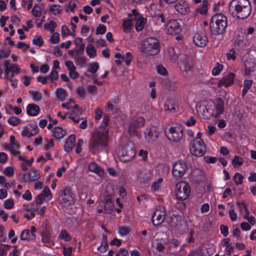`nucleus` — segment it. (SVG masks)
Masks as SVG:
<instances>
[{"instance_id": "nucleus-41", "label": "nucleus", "mask_w": 256, "mask_h": 256, "mask_svg": "<svg viewBox=\"0 0 256 256\" xmlns=\"http://www.w3.org/2000/svg\"><path fill=\"white\" fill-rule=\"evenodd\" d=\"M49 11L52 14L58 16L61 14L62 9L60 5L52 4L49 6Z\"/></svg>"}, {"instance_id": "nucleus-17", "label": "nucleus", "mask_w": 256, "mask_h": 256, "mask_svg": "<svg viewBox=\"0 0 256 256\" xmlns=\"http://www.w3.org/2000/svg\"><path fill=\"white\" fill-rule=\"evenodd\" d=\"M188 169L186 163L182 160L174 162L172 166V173L176 176H183Z\"/></svg>"}, {"instance_id": "nucleus-48", "label": "nucleus", "mask_w": 256, "mask_h": 256, "mask_svg": "<svg viewBox=\"0 0 256 256\" xmlns=\"http://www.w3.org/2000/svg\"><path fill=\"white\" fill-rule=\"evenodd\" d=\"M32 96L33 100L35 102H38L42 100L43 96L40 92L36 90H30L29 92Z\"/></svg>"}, {"instance_id": "nucleus-20", "label": "nucleus", "mask_w": 256, "mask_h": 256, "mask_svg": "<svg viewBox=\"0 0 256 256\" xmlns=\"http://www.w3.org/2000/svg\"><path fill=\"white\" fill-rule=\"evenodd\" d=\"M37 229L32 226L30 230H24L20 235V238L22 240L34 241L36 240Z\"/></svg>"}, {"instance_id": "nucleus-25", "label": "nucleus", "mask_w": 256, "mask_h": 256, "mask_svg": "<svg viewBox=\"0 0 256 256\" xmlns=\"http://www.w3.org/2000/svg\"><path fill=\"white\" fill-rule=\"evenodd\" d=\"M190 153L192 155L197 157L203 156L206 152V148L204 145L198 146H190Z\"/></svg>"}, {"instance_id": "nucleus-45", "label": "nucleus", "mask_w": 256, "mask_h": 256, "mask_svg": "<svg viewBox=\"0 0 256 256\" xmlns=\"http://www.w3.org/2000/svg\"><path fill=\"white\" fill-rule=\"evenodd\" d=\"M86 52L90 58H94L96 56V50L94 46L88 44L86 48Z\"/></svg>"}, {"instance_id": "nucleus-46", "label": "nucleus", "mask_w": 256, "mask_h": 256, "mask_svg": "<svg viewBox=\"0 0 256 256\" xmlns=\"http://www.w3.org/2000/svg\"><path fill=\"white\" fill-rule=\"evenodd\" d=\"M244 162L243 158L240 156H235L232 159V164L234 168H238Z\"/></svg>"}, {"instance_id": "nucleus-19", "label": "nucleus", "mask_w": 256, "mask_h": 256, "mask_svg": "<svg viewBox=\"0 0 256 256\" xmlns=\"http://www.w3.org/2000/svg\"><path fill=\"white\" fill-rule=\"evenodd\" d=\"M20 71V68L17 64H10L9 62H6L4 64L6 77L9 76L10 74V77H14L15 75L19 74Z\"/></svg>"}, {"instance_id": "nucleus-1", "label": "nucleus", "mask_w": 256, "mask_h": 256, "mask_svg": "<svg viewBox=\"0 0 256 256\" xmlns=\"http://www.w3.org/2000/svg\"><path fill=\"white\" fill-rule=\"evenodd\" d=\"M224 102L220 98L208 102L205 108L199 107L197 110V111L206 118L210 117L218 118L224 113Z\"/></svg>"}, {"instance_id": "nucleus-60", "label": "nucleus", "mask_w": 256, "mask_h": 256, "mask_svg": "<svg viewBox=\"0 0 256 256\" xmlns=\"http://www.w3.org/2000/svg\"><path fill=\"white\" fill-rule=\"evenodd\" d=\"M156 70L157 72L162 76H167L168 74V72L166 68L162 65L160 64L156 66Z\"/></svg>"}, {"instance_id": "nucleus-62", "label": "nucleus", "mask_w": 256, "mask_h": 256, "mask_svg": "<svg viewBox=\"0 0 256 256\" xmlns=\"http://www.w3.org/2000/svg\"><path fill=\"white\" fill-rule=\"evenodd\" d=\"M59 238L66 242L70 241L71 240V237L66 230H62L60 232Z\"/></svg>"}, {"instance_id": "nucleus-56", "label": "nucleus", "mask_w": 256, "mask_h": 256, "mask_svg": "<svg viewBox=\"0 0 256 256\" xmlns=\"http://www.w3.org/2000/svg\"><path fill=\"white\" fill-rule=\"evenodd\" d=\"M7 121L12 126H18L21 122L20 119L16 116H12L8 118Z\"/></svg>"}, {"instance_id": "nucleus-36", "label": "nucleus", "mask_w": 256, "mask_h": 256, "mask_svg": "<svg viewBox=\"0 0 256 256\" xmlns=\"http://www.w3.org/2000/svg\"><path fill=\"white\" fill-rule=\"evenodd\" d=\"M132 28V21L130 19H124L122 24V29L124 32L128 33Z\"/></svg>"}, {"instance_id": "nucleus-14", "label": "nucleus", "mask_w": 256, "mask_h": 256, "mask_svg": "<svg viewBox=\"0 0 256 256\" xmlns=\"http://www.w3.org/2000/svg\"><path fill=\"white\" fill-rule=\"evenodd\" d=\"M244 72L246 76H251L256 70V58L253 56H249L244 62Z\"/></svg>"}, {"instance_id": "nucleus-32", "label": "nucleus", "mask_w": 256, "mask_h": 256, "mask_svg": "<svg viewBox=\"0 0 256 256\" xmlns=\"http://www.w3.org/2000/svg\"><path fill=\"white\" fill-rule=\"evenodd\" d=\"M136 174L138 178L140 179V180L142 181L147 180L150 176V172L144 168L138 170Z\"/></svg>"}, {"instance_id": "nucleus-52", "label": "nucleus", "mask_w": 256, "mask_h": 256, "mask_svg": "<svg viewBox=\"0 0 256 256\" xmlns=\"http://www.w3.org/2000/svg\"><path fill=\"white\" fill-rule=\"evenodd\" d=\"M117 230L118 233L122 237H124L128 235L130 232L128 228L122 226H119Z\"/></svg>"}, {"instance_id": "nucleus-18", "label": "nucleus", "mask_w": 256, "mask_h": 256, "mask_svg": "<svg viewBox=\"0 0 256 256\" xmlns=\"http://www.w3.org/2000/svg\"><path fill=\"white\" fill-rule=\"evenodd\" d=\"M38 132V128L36 124L32 123L25 126L22 132V137H30L36 134Z\"/></svg>"}, {"instance_id": "nucleus-54", "label": "nucleus", "mask_w": 256, "mask_h": 256, "mask_svg": "<svg viewBox=\"0 0 256 256\" xmlns=\"http://www.w3.org/2000/svg\"><path fill=\"white\" fill-rule=\"evenodd\" d=\"M54 146V141L52 138H46L44 149L46 150H50Z\"/></svg>"}, {"instance_id": "nucleus-23", "label": "nucleus", "mask_w": 256, "mask_h": 256, "mask_svg": "<svg viewBox=\"0 0 256 256\" xmlns=\"http://www.w3.org/2000/svg\"><path fill=\"white\" fill-rule=\"evenodd\" d=\"M88 168L90 172L100 176L106 174L104 168L94 162H92L88 164Z\"/></svg>"}, {"instance_id": "nucleus-24", "label": "nucleus", "mask_w": 256, "mask_h": 256, "mask_svg": "<svg viewBox=\"0 0 256 256\" xmlns=\"http://www.w3.org/2000/svg\"><path fill=\"white\" fill-rule=\"evenodd\" d=\"M193 42L196 46L203 47L206 44L207 38L204 34L198 33L194 36Z\"/></svg>"}, {"instance_id": "nucleus-5", "label": "nucleus", "mask_w": 256, "mask_h": 256, "mask_svg": "<svg viewBox=\"0 0 256 256\" xmlns=\"http://www.w3.org/2000/svg\"><path fill=\"white\" fill-rule=\"evenodd\" d=\"M140 51L144 54L150 56L158 54L160 52L158 40L153 37L146 38L141 46Z\"/></svg>"}, {"instance_id": "nucleus-11", "label": "nucleus", "mask_w": 256, "mask_h": 256, "mask_svg": "<svg viewBox=\"0 0 256 256\" xmlns=\"http://www.w3.org/2000/svg\"><path fill=\"white\" fill-rule=\"evenodd\" d=\"M160 132V128L158 127L154 126H150L145 131V138L148 142L154 143L158 140Z\"/></svg>"}, {"instance_id": "nucleus-15", "label": "nucleus", "mask_w": 256, "mask_h": 256, "mask_svg": "<svg viewBox=\"0 0 256 256\" xmlns=\"http://www.w3.org/2000/svg\"><path fill=\"white\" fill-rule=\"evenodd\" d=\"M236 78L235 74L232 72H228L224 76L217 82V85L218 88L224 86L228 88L232 86Z\"/></svg>"}, {"instance_id": "nucleus-47", "label": "nucleus", "mask_w": 256, "mask_h": 256, "mask_svg": "<svg viewBox=\"0 0 256 256\" xmlns=\"http://www.w3.org/2000/svg\"><path fill=\"white\" fill-rule=\"evenodd\" d=\"M106 238V236H103L101 244L98 248V250L101 252H105L108 250V245L107 244Z\"/></svg>"}, {"instance_id": "nucleus-33", "label": "nucleus", "mask_w": 256, "mask_h": 256, "mask_svg": "<svg viewBox=\"0 0 256 256\" xmlns=\"http://www.w3.org/2000/svg\"><path fill=\"white\" fill-rule=\"evenodd\" d=\"M202 134L198 132L190 140V146H198L204 145V142L202 138Z\"/></svg>"}, {"instance_id": "nucleus-9", "label": "nucleus", "mask_w": 256, "mask_h": 256, "mask_svg": "<svg viewBox=\"0 0 256 256\" xmlns=\"http://www.w3.org/2000/svg\"><path fill=\"white\" fill-rule=\"evenodd\" d=\"M168 131L167 138L172 144H176L182 140L183 133L180 126H171L170 128Z\"/></svg>"}, {"instance_id": "nucleus-57", "label": "nucleus", "mask_w": 256, "mask_h": 256, "mask_svg": "<svg viewBox=\"0 0 256 256\" xmlns=\"http://www.w3.org/2000/svg\"><path fill=\"white\" fill-rule=\"evenodd\" d=\"M61 34L62 36L64 38L68 36H74V34L70 32V29L66 25L62 26Z\"/></svg>"}, {"instance_id": "nucleus-43", "label": "nucleus", "mask_w": 256, "mask_h": 256, "mask_svg": "<svg viewBox=\"0 0 256 256\" xmlns=\"http://www.w3.org/2000/svg\"><path fill=\"white\" fill-rule=\"evenodd\" d=\"M56 26V23L53 20H50V22L45 23L44 25V29L50 32H53Z\"/></svg>"}, {"instance_id": "nucleus-51", "label": "nucleus", "mask_w": 256, "mask_h": 256, "mask_svg": "<svg viewBox=\"0 0 256 256\" xmlns=\"http://www.w3.org/2000/svg\"><path fill=\"white\" fill-rule=\"evenodd\" d=\"M32 42L34 44L38 46L39 47L42 46L44 44V41L42 37L38 34H36L34 36Z\"/></svg>"}, {"instance_id": "nucleus-38", "label": "nucleus", "mask_w": 256, "mask_h": 256, "mask_svg": "<svg viewBox=\"0 0 256 256\" xmlns=\"http://www.w3.org/2000/svg\"><path fill=\"white\" fill-rule=\"evenodd\" d=\"M54 94L56 98L60 101L64 100L67 96L66 90L61 88H58Z\"/></svg>"}, {"instance_id": "nucleus-6", "label": "nucleus", "mask_w": 256, "mask_h": 256, "mask_svg": "<svg viewBox=\"0 0 256 256\" xmlns=\"http://www.w3.org/2000/svg\"><path fill=\"white\" fill-rule=\"evenodd\" d=\"M118 154L122 161L126 162L132 160L135 157L136 151L133 144L128 142L120 146Z\"/></svg>"}, {"instance_id": "nucleus-10", "label": "nucleus", "mask_w": 256, "mask_h": 256, "mask_svg": "<svg viewBox=\"0 0 256 256\" xmlns=\"http://www.w3.org/2000/svg\"><path fill=\"white\" fill-rule=\"evenodd\" d=\"M134 16L135 20V28L136 32L142 30L147 22V19L139 13L136 9L132 10V13L128 14V16Z\"/></svg>"}, {"instance_id": "nucleus-30", "label": "nucleus", "mask_w": 256, "mask_h": 256, "mask_svg": "<svg viewBox=\"0 0 256 256\" xmlns=\"http://www.w3.org/2000/svg\"><path fill=\"white\" fill-rule=\"evenodd\" d=\"M66 134V130L60 126L55 127L52 131V136L57 140L62 139Z\"/></svg>"}, {"instance_id": "nucleus-16", "label": "nucleus", "mask_w": 256, "mask_h": 256, "mask_svg": "<svg viewBox=\"0 0 256 256\" xmlns=\"http://www.w3.org/2000/svg\"><path fill=\"white\" fill-rule=\"evenodd\" d=\"M144 118L141 116L132 118L129 126V133L130 134H134L139 128L144 125Z\"/></svg>"}, {"instance_id": "nucleus-4", "label": "nucleus", "mask_w": 256, "mask_h": 256, "mask_svg": "<svg viewBox=\"0 0 256 256\" xmlns=\"http://www.w3.org/2000/svg\"><path fill=\"white\" fill-rule=\"evenodd\" d=\"M227 18L222 14H216L211 18L210 24L211 32L214 35L222 34L227 27Z\"/></svg>"}, {"instance_id": "nucleus-64", "label": "nucleus", "mask_w": 256, "mask_h": 256, "mask_svg": "<svg viewBox=\"0 0 256 256\" xmlns=\"http://www.w3.org/2000/svg\"><path fill=\"white\" fill-rule=\"evenodd\" d=\"M10 54V50H0V58L6 60Z\"/></svg>"}, {"instance_id": "nucleus-29", "label": "nucleus", "mask_w": 256, "mask_h": 256, "mask_svg": "<svg viewBox=\"0 0 256 256\" xmlns=\"http://www.w3.org/2000/svg\"><path fill=\"white\" fill-rule=\"evenodd\" d=\"M18 159L22 161L20 166L22 169L24 170H26L28 166H30L34 161V158L32 157L30 158L29 160H27L26 156L24 155L19 156Z\"/></svg>"}, {"instance_id": "nucleus-44", "label": "nucleus", "mask_w": 256, "mask_h": 256, "mask_svg": "<svg viewBox=\"0 0 256 256\" xmlns=\"http://www.w3.org/2000/svg\"><path fill=\"white\" fill-rule=\"evenodd\" d=\"M253 84V80H245L244 82V88L242 90V96H244Z\"/></svg>"}, {"instance_id": "nucleus-42", "label": "nucleus", "mask_w": 256, "mask_h": 256, "mask_svg": "<svg viewBox=\"0 0 256 256\" xmlns=\"http://www.w3.org/2000/svg\"><path fill=\"white\" fill-rule=\"evenodd\" d=\"M41 236L42 242L46 246H50L54 244L53 240L50 234L44 232L42 234Z\"/></svg>"}, {"instance_id": "nucleus-3", "label": "nucleus", "mask_w": 256, "mask_h": 256, "mask_svg": "<svg viewBox=\"0 0 256 256\" xmlns=\"http://www.w3.org/2000/svg\"><path fill=\"white\" fill-rule=\"evenodd\" d=\"M230 10L234 16L244 19L248 18L252 12L251 6L248 0H233L230 4Z\"/></svg>"}, {"instance_id": "nucleus-39", "label": "nucleus", "mask_w": 256, "mask_h": 256, "mask_svg": "<svg viewBox=\"0 0 256 256\" xmlns=\"http://www.w3.org/2000/svg\"><path fill=\"white\" fill-rule=\"evenodd\" d=\"M208 10V0H204L201 4L198 6L196 8V11L201 14H206Z\"/></svg>"}, {"instance_id": "nucleus-22", "label": "nucleus", "mask_w": 256, "mask_h": 256, "mask_svg": "<svg viewBox=\"0 0 256 256\" xmlns=\"http://www.w3.org/2000/svg\"><path fill=\"white\" fill-rule=\"evenodd\" d=\"M176 10L182 15H186L190 12V5L186 1L181 0L174 5Z\"/></svg>"}, {"instance_id": "nucleus-13", "label": "nucleus", "mask_w": 256, "mask_h": 256, "mask_svg": "<svg viewBox=\"0 0 256 256\" xmlns=\"http://www.w3.org/2000/svg\"><path fill=\"white\" fill-rule=\"evenodd\" d=\"M166 214L165 209L163 206H157L152 215L153 224L155 226L160 224L164 219Z\"/></svg>"}, {"instance_id": "nucleus-8", "label": "nucleus", "mask_w": 256, "mask_h": 256, "mask_svg": "<svg viewBox=\"0 0 256 256\" xmlns=\"http://www.w3.org/2000/svg\"><path fill=\"white\" fill-rule=\"evenodd\" d=\"M58 200L64 207H67L74 204L73 194L69 188H66L58 194Z\"/></svg>"}, {"instance_id": "nucleus-34", "label": "nucleus", "mask_w": 256, "mask_h": 256, "mask_svg": "<svg viewBox=\"0 0 256 256\" xmlns=\"http://www.w3.org/2000/svg\"><path fill=\"white\" fill-rule=\"evenodd\" d=\"M63 108L68 110H72L74 112L78 111V106L72 100H69L66 102L62 104Z\"/></svg>"}, {"instance_id": "nucleus-28", "label": "nucleus", "mask_w": 256, "mask_h": 256, "mask_svg": "<svg viewBox=\"0 0 256 256\" xmlns=\"http://www.w3.org/2000/svg\"><path fill=\"white\" fill-rule=\"evenodd\" d=\"M26 114L30 116H37L40 112V108L34 104H29L26 107Z\"/></svg>"}, {"instance_id": "nucleus-2", "label": "nucleus", "mask_w": 256, "mask_h": 256, "mask_svg": "<svg viewBox=\"0 0 256 256\" xmlns=\"http://www.w3.org/2000/svg\"><path fill=\"white\" fill-rule=\"evenodd\" d=\"M108 122V118L105 116L102 119V124L96 129L92 134V148L99 150L106 146L108 144V133L106 126Z\"/></svg>"}, {"instance_id": "nucleus-37", "label": "nucleus", "mask_w": 256, "mask_h": 256, "mask_svg": "<svg viewBox=\"0 0 256 256\" xmlns=\"http://www.w3.org/2000/svg\"><path fill=\"white\" fill-rule=\"evenodd\" d=\"M78 3V0H70L68 4L64 6L66 12H74Z\"/></svg>"}, {"instance_id": "nucleus-50", "label": "nucleus", "mask_w": 256, "mask_h": 256, "mask_svg": "<svg viewBox=\"0 0 256 256\" xmlns=\"http://www.w3.org/2000/svg\"><path fill=\"white\" fill-rule=\"evenodd\" d=\"M244 178V176L240 172L235 173L233 176V180L236 185L242 184Z\"/></svg>"}, {"instance_id": "nucleus-31", "label": "nucleus", "mask_w": 256, "mask_h": 256, "mask_svg": "<svg viewBox=\"0 0 256 256\" xmlns=\"http://www.w3.org/2000/svg\"><path fill=\"white\" fill-rule=\"evenodd\" d=\"M194 66L192 61L190 59H186L180 64V68L184 71L188 72L191 71Z\"/></svg>"}, {"instance_id": "nucleus-58", "label": "nucleus", "mask_w": 256, "mask_h": 256, "mask_svg": "<svg viewBox=\"0 0 256 256\" xmlns=\"http://www.w3.org/2000/svg\"><path fill=\"white\" fill-rule=\"evenodd\" d=\"M99 64L96 62H92L90 64L89 68L88 70L90 73L94 74L98 70L99 68Z\"/></svg>"}, {"instance_id": "nucleus-35", "label": "nucleus", "mask_w": 256, "mask_h": 256, "mask_svg": "<svg viewBox=\"0 0 256 256\" xmlns=\"http://www.w3.org/2000/svg\"><path fill=\"white\" fill-rule=\"evenodd\" d=\"M176 108V103L173 100H168L164 104V109L166 110L171 112H174Z\"/></svg>"}, {"instance_id": "nucleus-12", "label": "nucleus", "mask_w": 256, "mask_h": 256, "mask_svg": "<svg viewBox=\"0 0 256 256\" xmlns=\"http://www.w3.org/2000/svg\"><path fill=\"white\" fill-rule=\"evenodd\" d=\"M164 30L168 34H176L180 32V25L176 20H170L164 24Z\"/></svg>"}, {"instance_id": "nucleus-21", "label": "nucleus", "mask_w": 256, "mask_h": 256, "mask_svg": "<svg viewBox=\"0 0 256 256\" xmlns=\"http://www.w3.org/2000/svg\"><path fill=\"white\" fill-rule=\"evenodd\" d=\"M52 198V196L49 188L46 186L42 190V193L37 196L36 198L35 202L38 204H41L43 203L44 200L48 202L51 200Z\"/></svg>"}, {"instance_id": "nucleus-63", "label": "nucleus", "mask_w": 256, "mask_h": 256, "mask_svg": "<svg viewBox=\"0 0 256 256\" xmlns=\"http://www.w3.org/2000/svg\"><path fill=\"white\" fill-rule=\"evenodd\" d=\"M228 215L232 222H235L238 220V214L234 209L232 208L228 211Z\"/></svg>"}, {"instance_id": "nucleus-40", "label": "nucleus", "mask_w": 256, "mask_h": 256, "mask_svg": "<svg viewBox=\"0 0 256 256\" xmlns=\"http://www.w3.org/2000/svg\"><path fill=\"white\" fill-rule=\"evenodd\" d=\"M221 245L225 248L226 253L228 255H230L234 250V246H232L230 242V240L228 238L224 239L221 242Z\"/></svg>"}, {"instance_id": "nucleus-61", "label": "nucleus", "mask_w": 256, "mask_h": 256, "mask_svg": "<svg viewBox=\"0 0 256 256\" xmlns=\"http://www.w3.org/2000/svg\"><path fill=\"white\" fill-rule=\"evenodd\" d=\"M52 34L50 38V41L51 43L55 44L60 41L59 34L57 32H51Z\"/></svg>"}, {"instance_id": "nucleus-49", "label": "nucleus", "mask_w": 256, "mask_h": 256, "mask_svg": "<svg viewBox=\"0 0 256 256\" xmlns=\"http://www.w3.org/2000/svg\"><path fill=\"white\" fill-rule=\"evenodd\" d=\"M224 68V66L222 64L217 63L216 64L213 68L212 73L213 76H218Z\"/></svg>"}, {"instance_id": "nucleus-27", "label": "nucleus", "mask_w": 256, "mask_h": 256, "mask_svg": "<svg viewBox=\"0 0 256 256\" xmlns=\"http://www.w3.org/2000/svg\"><path fill=\"white\" fill-rule=\"evenodd\" d=\"M76 137L74 134L70 135L66 139L64 145V149L67 152H70L75 146Z\"/></svg>"}, {"instance_id": "nucleus-55", "label": "nucleus", "mask_w": 256, "mask_h": 256, "mask_svg": "<svg viewBox=\"0 0 256 256\" xmlns=\"http://www.w3.org/2000/svg\"><path fill=\"white\" fill-rule=\"evenodd\" d=\"M52 159V154L50 152H48L46 154L45 156H40L37 160L36 162H42V164L48 160Z\"/></svg>"}, {"instance_id": "nucleus-7", "label": "nucleus", "mask_w": 256, "mask_h": 256, "mask_svg": "<svg viewBox=\"0 0 256 256\" xmlns=\"http://www.w3.org/2000/svg\"><path fill=\"white\" fill-rule=\"evenodd\" d=\"M190 193L189 184L184 181L178 182L176 186L175 194L177 199L180 200H186Z\"/></svg>"}, {"instance_id": "nucleus-53", "label": "nucleus", "mask_w": 256, "mask_h": 256, "mask_svg": "<svg viewBox=\"0 0 256 256\" xmlns=\"http://www.w3.org/2000/svg\"><path fill=\"white\" fill-rule=\"evenodd\" d=\"M32 14L36 17H40L42 14L41 8L38 5H34L32 10Z\"/></svg>"}, {"instance_id": "nucleus-59", "label": "nucleus", "mask_w": 256, "mask_h": 256, "mask_svg": "<svg viewBox=\"0 0 256 256\" xmlns=\"http://www.w3.org/2000/svg\"><path fill=\"white\" fill-rule=\"evenodd\" d=\"M74 43L78 50H84V44L82 43V38H76L74 40Z\"/></svg>"}, {"instance_id": "nucleus-26", "label": "nucleus", "mask_w": 256, "mask_h": 256, "mask_svg": "<svg viewBox=\"0 0 256 256\" xmlns=\"http://www.w3.org/2000/svg\"><path fill=\"white\" fill-rule=\"evenodd\" d=\"M40 178V174L36 170H32L24 174V178L26 181H34Z\"/></svg>"}]
</instances>
